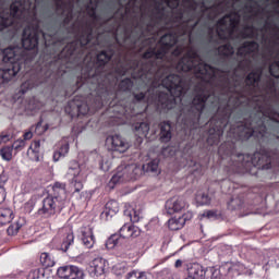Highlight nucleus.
Instances as JSON below:
<instances>
[{"label":"nucleus","mask_w":279,"mask_h":279,"mask_svg":"<svg viewBox=\"0 0 279 279\" xmlns=\"http://www.w3.org/2000/svg\"><path fill=\"white\" fill-rule=\"evenodd\" d=\"M161 86H163V88H166L173 97L165 102H161V106L162 108L171 110V108L175 106L177 99L182 101V99H180V97H182V78H180L179 75H169L162 81Z\"/></svg>","instance_id":"1"},{"label":"nucleus","mask_w":279,"mask_h":279,"mask_svg":"<svg viewBox=\"0 0 279 279\" xmlns=\"http://www.w3.org/2000/svg\"><path fill=\"white\" fill-rule=\"evenodd\" d=\"M82 173V168L80 163L75 160L71 161L68 166V170L65 172L66 180L71 181V184L74 185L76 193H80L81 189H84L82 182L77 181Z\"/></svg>","instance_id":"2"},{"label":"nucleus","mask_w":279,"mask_h":279,"mask_svg":"<svg viewBox=\"0 0 279 279\" xmlns=\"http://www.w3.org/2000/svg\"><path fill=\"white\" fill-rule=\"evenodd\" d=\"M107 145L112 151H118L119 154H125L130 149L131 144L121 135H113L107 138Z\"/></svg>","instance_id":"3"},{"label":"nucleus","mask_w":279,"mask_h":279,"mask_svg":"<svg viewBox=\"0 0 279 279\" xmlns=\"http://www.w3.org/2000/svg\"><path fill=\"white\" fill-rule=\"evenodd\" d=\"M57 276L60 279H78L84 276V271L77 266L66 265L57 269Z\"/></svg>","instance_id":"4"},{"label":"nucleus","mask_w":279,"mask_h":279,"mask_svg":"<svg viewBox=\"0 0 279 279\" xmlns=\"http://www.w3.org/2000/svg\"><path fill=\"white\" fill-rule=\"evenodd\" d=\"M60 206L53 196H47L43 201V206L38 209V215L40 217H53L57 208H60Z\"/></svg>","instance_id":"5"},{"label":"nucleus","mask_w":279,"mask_h":279,"mask_svg":"<svg viewBox=\"0 0 279 279\" xmlns=\"http://www.w3.org/2000/svg\"><path fill=\"white\" fill-rule=\"evenodd\" d=\"M22 45L24 49H36L38 47V33L36 29L27 27L24 29Z\"/></svg>","instance_id":"6"},{"label":"nucleus","mask_w":279,"mask_h":279,"mask_svg":"<svg viewBox=\"0 0 279 279\" xmlns=\"http://www.w3.org/2000/svg\"><path fill=\"white\" fill-rule=\"evenodd\" d=\"M239 23V17L236 15H230L225 16L222 20L218 22L217 32L219 36L221 35V32H227V34H232V29L236 27Z\"/></svg>","instance_id":"7"},{"label":"nucleus","mask_w":279,"mask_h":279,"mask_svg":"<svg viewBox=\"0 0 279 279\" xmlns=\"http://www.w3.org/2000/svg\"><path fill=\"white\" fill-rule=\"evenodd\" d=\"M21 71V64L15 63L14 65H10L9 68L0 69V86H4L9 82H12L19 72Z\"/></svg>","instance_id":"8"},{"label":"nucleus","mask_w":279,"mask_h":279,"mask_svg":"<svg viewBox=\"0 0 279 279\" xmlns=\"http://www.w3.org/2000/svg\"><path fill=\"white\" fill-rule=\"evenodd\" d=\"M3 62L15 66V64H21V48H7L3 50Z\"/></svg>","instance_id":"9"},{"label":"nucleus","mask_w":279,"mask_h":279,"mask_svg":"<svg viewBox=\"0 0 279 279\" xmlns=\"http://www.w3.org/2000/svg\"><path fill=\"white\" fill-rule=\"evenodd\" d=\"M194 69L197 71V77H201L204 82H210L213 77H217V70L208 64L198 63Z\"/></svg>","instance_id":"10"},{"label":"nucleus","mask_w":279,"mask_h":279,"mask_svg":"<svg viewBox=\"0 0 279 279\" xmlns=\"http://www.w3.org/2000/svg\"><path fill=\"white\" fill-rule=\"evenodd\" d=\"M166 206L172 213H182V210L189 208V203L183 196H174L167 201Z\"/></svg>","instance_id":"11"},{"label":"nucleus","mask_w":279,"mask_h":279,"mask_svg":"<svg viewBox=\"0 0 279 279\" xmlns=\"http://www.w3.org/2000/svg\"><path fill=\"white\" fill-rule=\"evenodd\" d=\"M53 199L59 206H62L66 202V184L56 182L52 186Z\"/></svg>","instance_id":"12"},{"label":"nucleus","mask_w":279,"mask_h":279,"mask_svg":"<svg viewBox=\"0 0 279 279\" xmlns=\"http://www.w3.org/2000/svg\"><path fill=\"white\" fill-rule=\"evenodd\" d=\"M120 236L122 239H136V236H141V229L133 225H124L120 229Z\"/></svg>","instance_id":"13"},{"label":"nucleus","mask_w":279,"mask_h":279,"mask_svg":"<svg viewBox=\"0 0 279 279\" xmlns=\"http://www.w3.org/2000/svg\"><path fill=\"white\" fill-rule=\"evenodd\" d=\"M197 60H199V58L196 54H193V57L186 56L178 63L177 69L184 72L191 71Z\"/></svg>","instance_id":"14"},{"label":"nucleus","mask_w":279,"mask_h":279,"mask_svg":"<svg viewBox=\"0 0 279 279\" xmlns=\"http://www.w3.org/2000/svg\"><path fill=\"white\" fill-rule=\"evenodd\" d=\"M117 213H119V203L116 201H110L106 204L101 216L108 221V219H112Z\"/></svg>","instance_id":"15"},{"label":"nucleus","mask_w":279,"mask_h":279,"mask_svg":"<svg viewBox=\"0 0 279 279\" xmlns=\"http://www.w3.org/2000/svg\"><path fill=\"white\" fill-rule=\"evenodd\" d=\"M132 130L135 136H138V138H145L147 137V134H149V124L147 122H136L133 124Z\"/></svg>","instance_id":"16"},{"label":"nucleus","mask_w":279,"mask_h":279,"mask_svg":"<svg viewBox=\"0 0 279 279\" xmlns=\"http://www.w3.org/2000/svg\"><path fill=\"white\" fill-rule=\"evenodd\" d=\"M106 271V259L104 258H96L93 260L92 265V274L99 278V276H104Z\"/></svg>","instance_id":"17"},{"label":"nucleus","mask_w":279,"mask_h":279,"mask_svg":"<svg viewBox=\"0 0 279 279\" xmlns=\"http://www.w3.org/2000/svg\"><path fill=\"white\" fill-rule=\"evenodd\" d=\"M187 278L190 279H204L206 278V271L204 270V267L199 264H194L189 268V275Z\"/></svg>","instance_id":"18"},{"label":"nucleus","mask_w":279,"mask_h":279,"mask_svg":"<svg viewBox=\"0 0 279 279\" xmlns=\"http://www.w3.org/2000/svg\"><path fill=\"white\" fill-rule=\"evenodd\" d=\"M27 156H29L31 160L38 162L40 160V141H34L28 150Z\"/></svg>","instance_id":"19"},{"label":"nucleus","mask_w":279,"mask_h":279,"mask_svg":"<svg viewBox=\"0 0 279 279\" xmlns=\"http://www.w3.org/2000/svg\"><path fill=\"white\" fill-rule=\"evenodd\" d=\"M124 168V173H126L128 175V180H138V178H141V167H138L137 165H130V166H125Z\"/></svg>","instance_id":"20"},{"label":"nucleus","mask_w":279,"mask_h":279,"mask_svg":"<svg viewBox=\"0 0 279 279\" xmlns=\"http://www.w3.org/2000/svg\"><path fill=\"white\" fill-rule=\"evenodd\" d=\"M82 242L85 245V247H93L95 245V235L93 234V229L85 228L82 231Z\"/></svg>","instance_id":"21"},{"label":"nucleus","mask_w":279,"mask_h":279,"mask_svg":"<svg viewBox=\"0 0 279 279\" xmlns=\"http://www.w3.org/2000/svg\"><path fill=\"white\" fill-rule=\"evenodd\" d=\"M160 161L158 159H154L149 161L147 165L143 166V170L146 171V173H150V175H160Z\"/></svg>","instance_id":"22"},{"label":"nucleus","mask_w":279,"mask_h":279,"mask_svg":"<svg viewBox=\"0 0 279 279\" xmlns=\"http://www.w3.org/2000/svg\"><path fill=\"white\" fill-rule=\"evenodd\" d=\"M14 219V211L10 207H1L0 208V223L5 226V223H10Z\"/></svg>","instance_id":"23"},{"label":"nucleus","mask_w":279,"mask_h":279,"mask_svg":"<svg viewBox=\"0 0 279 279\" xmlns=\"http://www.w3.org/2000/svg\"><path fill=\"white\" fill-rule=\"evenodd\" d=\"M175 43H177L175 35H171V34L165 35L160 39V45L165 53H167V51H169V49H171V47H173Z\"/></svg>","instance_id":"24"},{"label":"nucleus","mask_w":279,"mask_h":279,"mask_svg":"<svg viewBox=\"0 0 279 279\" xmlns=\"http://www.w3.org/2000/svg\"><path fill=\"white\" fill-rule=\"evenodd\" d=\"M121 182H130L123 167L118 168L117 173L110 180V184H119Z\"/></svg>","instance_id":"25"},{"label":"nucleus","mask_w":279,"mask_h":279,"mask_svg":"<svg viewBox=\"0 0 279 279\" xmlns=\"http://www.w3.org/2000/svg\"><path fill=\"white\" fill-rule=\"evenodd\" d=\"M160 141L161 143H169L171 141V124L168 122L161 123Z\"/></svg>","instance_id":"26"},{"label":"nucleus","mask_w":279,"mask_h":279,"mask_svg":"<svg viewBox=\"0 0 279 279\" xmlns=\"http://www.w3.org/2000/svg\"><path fill=\"white\" fill-rule=\"evenodd\" d=\"M168 228L170 230H182V228H184V220L181 218V216L173 217L168 220Z\"/></svg>","instance_id":"27"},{"label":"nucleus","mask_w":279,"mask_h":279,"mask_svg":"<svg viewBox=\"0 0 279 279\" xmlns=\"http://www.w3.org/2000/svg\"><path fill=\"white\" fill-rule=\"evenodd\" d=\"M258 49V44L251 41V43H245L242 48L238 50V53L240 56H245L246 53H252Z\"/></svg>","instance_id":"28"},{"label":"nucleus","mask_w":279,"mask_h":279,"mask_svg":"<svg viewBox=\"0 0 279 279\" xmlns=\"http://www.w3.org/2000/svg\"><path fill=\"white\" fill-rule=\"evenodd\" d=\"M69 144H63L58 150L53 153V161L59 162L61 158H65V156L69 154Z\"/></svg>","instance_id":"29"},{"label":"nucleus","mask_w":279,"mask_h":279,"mask_svg":"<svg viewBox=\"0 0 279 279\" xmlns=\"http://www.w3.org/2000/svg\"><path fill=\"white\" fill-rule=\"evenodd\" d=\"M21 228H23V219L20 218L10 225L7 232L10 236H14L15 234H19Z\"/></svg>","instance_id":"30"},{"label":"nucleus","mask_w":279,"mask_h":279,"mask_svg":"<svg viewBox=\"0 0 279 279\" xmlns=\"http://www.w3.org/2000/svg\"><path fill=\"white\" fill-rule=\"evenodd\" d=\"M74 241L75 235L73 234V232H69L61 243L62 252H69V247L73 245Z\"/></svg>","instance_id":"31"},{"label":"nucleus","mask_w":279,"mask_h":279,"mask_svg":"<svg viewBox=\"0 0 279 279\" xmlns=\"http://www.w3.org/2000/svg\"><path fill=\"white\" fill-rule=\"evenodd\" d=\"M229 210H242L243 209V199L241 197L235 196L231 198V201L228 204Z\"/></svg>","instance_id":"32"},{"label":"nucleus","mask_w":279,"mask_h":279,"mask_svg":"<svg viewBox=\"0 0 279 279\" xmlns=\"http://www.w3.org/2000/svg\"><path fill=\"white\" fill-rule=\"evenodd\" d=\"M121 243V235L112 234L106 242L107 250H114Z\"/></svg>","instance_id":"33"},{"label":"nucleus","mask_w":279,"mask_h":279,"mask_svg":"<svg viewBox=\"0 0 279 279\" xmlns=\"http://www.w3.org/2000/svg\"><path fill=\"white\" fill-rule=\"evenodd\" d=\"M40 263L44 267H53L56 265L53 257L49 253H41Z\"/></svg>","instance_id":"34"},{"label":"nucleus","mask_w":279,"mask_h":279,"mask_svg":"<svg viewBox=\"0 0 279 279\" xmlns=\"http://www.w3.org/2000/svg\"><path fill=\"white\" fill-rule=\"evenodd\" d=\"M41 277H45V269L38 267L32 268L27 274V279H39Z\"/></svg>","instance_id":"35"},{"label":"nucleus","mask_w":279,"mask_h":279,"mask_svg":"<svg viewBox=\"0 0 279 279\" xmlns=\"http://www.w3.org/2000/svg\"><path fill=\"white\" fill-rule=\"evenodd\" d=\"M14 148L12 146H4L0 149V156L2 160H5L7 162H10L12 160V151Z\"/></svg>","instance_id":"36"},{"label":"nucleus","mask_w":279,"mask_h":279,"mask_svg":"<svg viewBox=\"0 0 279 279\" xmlns=\"http://www.w3.org/2000/svg\"><path fill=\"white\" fill-rule=\"evenodd\" d=\"M193 105L195 106L196 110H198V112L204 110V106L206 105V95L196 96L193 100Z\"/></svg>","instance_id":"37"},{"label":"nucleus","mask_w":279,"mask_h":279,"mask_svg":"<svg viewBox=\"0 0 279 279\" xmlns=\"http://www.w3.org/2000/svg\"><path fill=\"white\" fill-rule=\"evenodd\" d=\"M196 202L197 204H201V206H206L207 204H210V196H208L206 193L199 192L196 195Z\"/></svg>","instance_id":"38"},{"label":"nucleus","mask_w":279,"mask_h":279,"mask_svg":"<svg viewBox=\"0 0 279 279\" xmlns=\"http://www.w3.org/2000/svg\"><path fill=\"white\" fill-rule=\"evenodd\" d=\"M258 80H260V73L258 72H253L251 74L247 75L246 77V84H248L250 86L256 84V82H258Z\"/></svg>","instance_id":"39"},{"label":"nucleus","mask_w":279,"mask_h":279,"mask_svg":"<svg viewBox=\"0 0 279 279\" xmlns=\"http://www.w3.org/2000/svg\"><path fill=\"white\" fill-rule=\"evenodd\" d=\"M12 25V16L0 15V32Z\"/></svg>","instance_id":"40"},{"label":"nucleus","mask_w":279,"mask_h":279,"mask_svg":"<svg viewBox=\"0 0 279 279\" xmlns=\"http://www.w3.org/2000/svg\"><path fill=\"white\" fill-rule=\"evenodd\" d=\"M112 167V161L108 157H102L100 161V169L102 171H110Z\"/></svg>","instance_id":"41"},{"label":"nucleus","mask_w":279,"mask_h":279,"mask_svg":"<svg viewBox=\"0 0 279 279\" xmlns=\"http://www.w3.org/2000/svg\"><path fill=\"white\" fill-rule=\"evenodd\" d=\"M219 53H221V56H232V53H234V48L230 45L221 46L219 48Z\"/></svg>","instance_id":"42"},{"label":"nucleus","mask_w":279,"mask_h":279,"mask_svg":"<svg viewBox=\"0 0 279 279\" xmlns=\"http://www.w3.org/2000/svg\"><path fill=\"white\" fill-rule=\"evenodd\" d=\"M128 279H147V275L143 271L133 270L129 272Z\"/></svg>","instance_id":"43"},{"label":"nucleus","mask_w":279,"mask_h":279,"mask_svg":"<svg viewBox=\"0 0 279 279\" xmlns=\"http://www.w3.org/2000/svg\"><path fill=\"white\" fill-rule=\"evenodd\" d=\"M113 274H116V276H123V274H125V263L116 264L113 266Z\"/></svg>","instance_id":"44"},{"label":"nucleus","mask_w":279,"mask_h":279,"mask_svg":"<svg viewBox=\"0 0 279 279\" xmlns=\"http://www.w3.org/2000/svg\"><path fill=\"white\" fill-rule=\"evenodd\" d=\"M25 140H16L11 147L15 149V151H21L25 149Z\"/></svg>","instance_id":"45"},{"label":"nucleus","mask_w":279,"mask_h":279,"mask_svg":"<svg viewBox=\"0 0 279 279\" xmlns=\"http://www.w3.org/2000/svg\"><path fill=\"white\" fill-rule=\"evenodd\" d=\"M159 278H161V279H174L173 278V272H171V270H169L168 268H163L159 272Z\"/></svg>","instance_id":"46"},{"label":"nucleus","mask_w":279,"mask_h":279,"mask_svg":"<svg viewBox=\"0 0 279 279\" xmlns=\"http://www.w3.org/2000/svg\"><path fill=\"white\" fill-rule=\"evenodd\" d=\"M199 219H217V211L208 210L199 216Z\"/></svg>","instance_id":"47"},{"label":"nucleus","mask_w":279,"mask_h":279,"mask_svg":"<svg viewBox=\"0 0 279 279\" xmlns=\"http://www.w3.org/2000/svg\"><path fill=\"white\" fill-rule=\"evenodd\" d=\"M97 60L100 62V64H106V62L110 61V54H108V52H100L97 56Z\"/></svg>","instance_id":"48"},{"label":"nucleus","mask_w":279,"mask_h":279,"mask_svg":"<svg viewBox=\"0 0 279 279\" xmlns=\"http://www.w3.org/2000/svg\"><path fill=\"white\" fill-rule=\"evenodd\" d=\"M129 216L131 218V221L136 223V221H140L141 219V211H136V209H131V211L129 213Z\"/></svg>","instance_id":"49"},{"label":"nucleus","mask_w":279,"mask_h":279,"mask_svg":"<svg viewBox=\"0 0 279 279\" xmlns=\"http://www.w3.org/2000/svg\"><path fill=\"white\" fill-rule=\"evenodd\" d=\"M270 74L272 77H279V61L270 65Z\"/></svg>","instance_id":"50"},{"label":"nucleus","mask_w":279,"mask_h":279,"mask_svg":"<svg viewBox=\"0 0 279 279\" xmlns=\"http://www.w3.org/2000/svg\"><path fill=\"white\" fill-rule=\"evenodd\" d=\"M180 217H181V219L184 220V225H185L187 221H191L193 219V211H186L185 214H183Z\"/></svg>","instance_id":"51"},{"label":"nucleus","mask_w":279,"mask_h":279,"mask_svg":"<svg viewBox=\"0 0 279 279\" xmlns=\"http://www.w3.org/2000/svg\"><path fill=\"white\" fill-rule=\"evenodd\" d=\"M132 86V81L130 78L123 80L121 83L122 90H128Z\"/></svg>","instance_id":"52"},{"label":"nucleus","mask_w":279,"mask_h":279,"mask_svg":"<svg viewBox=\"0 0 279 279\" xmlns=\"http://www.w3.org/2000/svg\"><path fill=\"white\" fill-rule=\"evenodd\" d=\"M5 197H8V193L5 192V187L0 185V204L5 202Z\"/></svg>","instance_id":"53"},{"label":"nucleus","mask_w":279,"mask_h":279,"mask_svg":"<svg viewBox=\"0 0 279 279\" xmlns=\"http://www.w3.org/2000/svg\"><path fill=\"white\" fill-rule=\"evenodd\" d=\"M19 12H20L19 5H16V3H13L11 5V15L19 16Z\"/></svg>","instance_id":"54"},{"label":"nucleus","mask_w":279,"mask_h":279,"mask_svg":"<svg viewBox=\"0 0 279 279\" xmlns=\"http://www.w3.org/2000/svg\"><path fill=\"white\" fill-rule=\"evenodd\" d=\"M5 143H10V135L9 134H0V145Z\"/></svg>","instance_id":"55"},{"label":"nucleus","mask_w":279,"mask_h":279,"mask_svg":"<svg viewBox=\"0 0 279 279\" xmlns=\"http://www.w3.org/2000/svg\"><path fill=\"white\" fill-rule=\"evenodd\" d=\"M229 271H241V264H232Z\"/></svg>","instance_id":"56"},{"label":"nucleus","mask_w":279,"mask_h":279,"mask_svg":"<svg viewBox=\"0 0 279 279\" xmlns=\"http://www.w3.org/2000/svg\"><path fill=\"white\" fill-rule=\"evenodd\" d=\"M78 112H81V114H86V112H88V105L78 106Z\"/></svg>","instance_id":"57"},{"label":"nucleus","mask_w":279,"mask_h":279,"mask_svg":"<svg viewBox=\"0 0 279 279\" xmlns=\"http://www.w3.org/2000/svg\"><path fill=\"white\" fill-rule=\"evenodd\" d=\"M32 138H34V133H32V131L24 133V141H32Z\"/></svg>","instance_id":"58"},{"label":"nucleus","mask_w":279,"mask_h":279,"mask_svg":"<svg viewBox=\"0 0 279 279\" xmlns=\"http://www.w3.org/2000/svg\"><path fill=\"white\" fill-rule=\"evenodd\" d=\"M174 267L177 269H180V267H182V260L181 259H177L175 263H174Z\"/></svg>","instance_id":"59"},{"label":"nucleus","mask_w":279,"mask_h":279,"mask_svg":"<svg viewBox=\"0 0 279 279\" xmlns=\"http://www.w3.org/2000/svg\"><path fill=\"white\" fill-rule=\"evenodd\" d=\"M145 98V94L141 93L140 95L138 94H135V99H137V101H141V99H144Z\"/></svg>","instance_id":"60"},{"label":"nucleus","mask_w":279,"mask_h":279,"mask_svg":"<svg viewBox=\"0 0 279 279\" xmlns=\"http://www.w3.org/2000/svg\"><path fill=\"white\" fill-rule=\"evenodd\" d=\"M206 99V104H210V100L211 99H215V96L214 95H211V96H208L207 98H205ZM217 99V98H216Z\"/></svg>","instance_id":"61"},{"label":"nucleus","mask_w":279,"mask_h":279,"mask_svg":"<svg viewBox=\"0 0 279 279\" xmlns=\"http://www.w3.org/2000/svg\"><path fill=\"white\" fill-rule=\"evenodd\" d=\"M168 5H169L170 8H175V7L178 5V0L174 1V4H173V5H171V1H168Z\"/></svg>","instance_id":"62"},{"label":"nucleus","mask_w":279,"mask_h":279,"mask_svg":"<svg viewBox=\"0 0 279 279\" xmlns=\"http://www.w3.org/2000/svg\"><path fill=\"white\" fill-rule=\"evenodd\" d=\"M156 58H162V53L161 52L157 53Z\"/></svg>","instance_id":"63"},{"label":"nucleus","mask_w":279,"mask_h":279,"mask_svg":"<svg viewBox=\"0 0 279 279\" xmlns=\"http://www.w3.org/2000/svg\"><path fill=\"white\" fill-rule=\"evenodd\" d=\"M150 56H149V52H146L145 54H144V58H149Z\"/></svg>","instance_id":"64"}]
</instances>
